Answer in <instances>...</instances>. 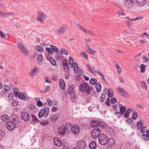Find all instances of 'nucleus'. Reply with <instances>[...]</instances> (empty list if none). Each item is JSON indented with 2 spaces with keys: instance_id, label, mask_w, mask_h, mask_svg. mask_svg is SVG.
<instances>
[{
  "instance_id": "393cba45",
  "label": "nucleus",
  "mask_w": 149,
  "mask_h": 149,
  "mask_svg": "<svg viewBox=\"0 0 149 149\" xmlns=\"http://www.w3.org/2000/svg\"><path fill=\"white\" fill-rule=\"evenodd\" d=\"M1 118L2 121L6 122V120L9 118V117L7 115L3 114L1 116Z\"/></svg>"
},
{
  "instance_id": "473e14b6",
  "label": "nucleus",
  "mask_w": 149,
  "mask_h": 149,
  "mask_svg": "<svg viewBox=\"0 0 149 149\" xmlns=\"http://www.w3.org/2000/svg\"><path fill=\"white\" fill-rule=\"evenodd\" d=\"M86 67L89 69L91 73H94L95 72V70L93 66H90L89 65H87Z\"/></svg>"
},
{
  "instance_id": "4be33fe9",
  "label": "nucleus",
  "mask_w": 149,
  "mask_h": 149,
  "mask_svg": "<svg viewBox=\"0 0 149 149\" xmlns=\"http://www.w3.org/2000/svg\"><path fill=\"white\" fill-rule=\"evenodd\" d=\"M106 132L108 134L111 136L114 135L115 134V131L111 128H108L106 131Z\"/></svg>"
},
{
  "instance_id": "412c9836",
  "label": "nucleus",
  "mask_w": 149,
  "mask_h": 149,
  "mask_svg": "<svg viewBox=\"0 0 149 149\" xmlns=\"http://www.w3.org/2000/svg\"><path fill=\"white\" fill-rule=\"evenodd\" d=\"M136 2L139 6H143L146 3L145 0H136Z\"/></svg>"
},
{
  "instance_id": "1a4fd4ad",
  "label": "nucleus",
  "mask_w": 149,
  "mask_h": 149,
  "mask_svg": "<svg viewBox=\"0 0 149 149\" xmlns=\"http://www.w3.org/2000/svg\"><path fill=\"white\" fill-rule=\"evenodd\" d=\"M6 128L10 131L14 130L15 128V125L14 122L10 121L6 125Z\"/></svg>"
},
{
  "instance_id": "13d9d810",
  "label": "nucleus",
  "mask_w": 149,
  "mask_h": 149,
  "mask_svg": "<svg viewBox=\"0 0 149 149\" xmlns=\"http://www.w3.org/2000/svg\"><path fill=\"white\" fill-rule=\"evenodd\" d=\"M14 96V95L13 93L12 92H10L9 93L8 97L9 98L10 97H11V98L10 97V99H8L10 101V99L12 100L13 99V97Z\"/></svg>"
},
{
  "instance_id": "6ab92c4d",
  "label": "nucleus",
  "mask_w": 149,
  "mask_h": 149,
  "mask_svg": "<svg viewBox=\"0 0 149 149\" xmlns=\"http://www.w3.org/2000/svg\"><path fill=\"white\" fill-rule=\"evenodd\" d=\"M29 110L32 113L36 112L38 111L36 107L32 104H31L29 106Z\"/></svg>"
},
{
  "instance_id": "79ce46f5",
  "label": "nucleus",
  "mask_w": 149,
  "mask_h": 149,
  "mask_svg": "<svg viewBox=\"0 0 149 149\" xmlns=\"http://www.w3.org/2000/svg\"><path fill=\"white\" fill-rule=\"evenodd\" d=\"M39 122L40 124L44 126L46 125L49 123V122L48 120H44L42 121H39Z\"/></svg>"
},
{
  "instance_id": "8fccbe9b",
  "label": "nucleus",
  "mask_w": 149,
  "mask_h": 149,
  "mask_svg": "<svg viewBox=\"0 0 149 149\" xmlns=\"http://www.w3.org/2000/svg\"><path fill=\"white\" fill-rule=\"evenodd\" d=\"M141 85L143 88L145 89L146 90H147V87L145 82L143 81L141 82Z\"/></svg>"
},
{
  "instance_id": "6e6552de",
  "label": "nucleus",
  "mask_w": 149,
  "mask_h": 149,
  "mask_svg": "<svg viewBox=\"0 0 149 149\" xmlns=\"http://www.w3.org/2000/svg\"><path fill=\"white\" fill-rule=\"evenodd\" d=\"M101 132L100 129L98 128H96L94 129L91 132V136L93 138H96L99 137V135Z\"/></svg>"
},
{
  "instance_id": "f8f14e48",
  "label": "nucleus",
  "mask_w": 149,
  "mask_h": 149,
  "mask_svg": "<svg viewBox=\"0 0 149 149\" xmlns=\"http://www.w3.org/2000/svg\"><path fill=\"white\" fill-rule=\"evenodd\" d=\"M101 123L96 120H93L91 122V125L92 127H96L100 126L102 127H104V125H101Z\"/></svg>"
},
{
  "instance_id": "ddd939ff",
  "label": "nucleus",
  "mask_w": 149,
  "mask_h": 149,
  "mask_svg": "<svg viewBox=\"0 0 149 149\" xmlns=\"http://www.w3.org/2000/svg\"><path fill=\"white\" fill-rule=\"evenodd\" d=\"M21 117L23 120L25 121H28L30 118L29 114L26 112H23L21 113Z\"/></svg>"
},
{
  "instance_id": "a18cd8bd",
  "label": "nucleus",
  "mask_w": 149,
  "mask_h": 149,
  "mask_svg": "<svg viewBox=\"0 0 149 149\" xmlns=\"http://www.w3.org/2000/svg\"><path fill=\"white\" fill-rule=\"evenodd\" d=\"M142 137L144 140L146 141H148L149 139V136H148L147 135L145 134H142Z\"/></svg>"
},
{
  "instance_id": "f704fd0d",
  "label": "nucleus",
  "mask_w": 149,
  "mask_h": 149,
  "mask_svg": "<svg viewBox=\"0 0 149 149\" xmlns=\"http://www.w3.org/2000/svg\"><path fill=\"white\" fill-rule=\"evenodd\" d=\"M36 49L38 52H41L43 51V48L42 47L39 45H37L35 47Z\"/></svg>"
},
{
  "instance_id": "a19ab883",
  "label": "nucleus",
  "mask_w": 149,
  "mask_h": 149,
  "mask_svg": "<svg viewBox=\"0 0 149 149\" xmlns=\"http://www.w3.org/2000/svg\"><path fill=\"white\" fill-rule=\"evenodd\" d=\"M50 47L53 49V52L55 53H58V49L57 47L53 45H50Z\"/></svg>"
},
{
  "instance_id": "bb28decb",
  "label": "nucleus",
  "mask_w": 149,
  "mask_h": 149,
  "mask_svg": "<svg viewBox=\"0 0 149 149\" xmlns=\"http://www.w3.org/2000/svg\"><path fill=\"white\" fill-rule=\"evenodd\" d=\"M89 148L91 149H95L96 148V144L95 141H92L90 144Z\"/></svg>"
},
{
  "instance_id": "c85d7f7f",
  "label": "nucleus",
  "mask_w": 149,
  "mask_h": 149,
  "mask_svg": "<svg viewBox=\"0 0 149 149\" xmlns=\"http://www.w3.org/2000/svg\"><path fill=\"white\" fill-rule=\"evenodd\" d=\"M69 63L70 67L71 68H73L74 66L73 65L74 61L72 57L71 56H70L69 58Z\"/></svg>"
},
{
  "instance_id": "49530a36",
  "label": "nucleus",
  "mask_w": 149,
  "mask_h": 149,
  "mask_svg": "<svg viewBox=\"0 0 149 149\" xmlns=\"http://www.w3.org/2000/svg\"><path fill=\"white\" fill-rule=\"evenodd\" d=\"M31 117L32 120L33 121L35 122H38L39 121V120L37 118L36 116H35L33 115H31Z\"/></svg>"
},
{
  "instance_id": "cd10ccee",
  "label": "nucleus",
  "mask_w": 149,
  "mask_h": 149,
  "mask_svg": "<svg viewBox=\"0 0 149 149\" xmlns=\"http://www.w3.org/2000/svg\"><path fill=\"white\" fill-rule=\"evenodd\" d=\"M72 126L71 124L68 123L65 125L64 127L66 129V130L69 131L70 129L71 130H72Z\"/></svg>"
},
{
  "instance_id": "774afa93",
  "label": "nucleus",
  "mask_w": 149,
  "mask_h": 149,
  "mask_svg": "<svg viewBox=\"0 0 149 149\" xmlns=\"http://www.w3.org/2000/svg\"><path fill=\"white\" fill-rule=\"evenodd\" d=\"M37 105L39 107H41L43 105L42 102L40 101H38L37 102Z\"/></svg>"
},
{
  "instance_id": "603ef678",
  "label": "nucleus",
  "mask_w": 149,
  "mask_h": 149,
  "mask_svg": "<svg viewBox=\"0 0 149 149\" xmlns=\"http://www.w3.org/2000/svg\"><path fill=\"white\" fill-rule=\"evenodd\" d=\"M137 115H138V113H137V112H134L132 114V118L134 120H136L137 118Z\"/></svg>"
},
{
  "instance_id": "9b49d317",
  "label": "nucleus",
  "mask_w": 149,
  "mask_h": 149,
  "mask_svg": "<svg viewBox=\"0 0 149 149\" xmlns=\"http://www.w3.org/2000/svg\"><path fill=\"white\" fill-rule=\"evenodd\" d=\"M133 3V0H124V5L128 9H130L132 7Z\"/></svg>"
},
{
  "instance_id": "338daca9",
  "label": "nucleus",
  "mask_w": 149,
  "mask_h": 149,
  "mask_svg": "<svg viewBox=\"0 0 149 149\" xmlns=\"http://www.w3.org/2000/svg\"><path fill=\"white\" fill-rule=\"evenodd\" d=\"M47 101L48 102V105L49 106H50L52 105V101L50 98L47 99Z\"/></svg>"
},
{
  "instance_id": "3c124183",
  "label": "nucleus",
  "mask_w": 149,
  "mask_h": 149,
  "mask_svg": "<svg viewBox=\"0 0 149 149\" xmlns=\"http://www.w3.org/2000/svg\"><path fill=\"white\" fill-rule=\"evenodd\" d=\"M8 92L7 91L4 90L1 91V95L2 97L4 96L7 95Z\"/></svg>"
},
{
  "instance_id": "0e129e2a",
  "label": "nucleus",
  "mask_w": 149,
  "mask_h": 149,
  "mask_svg": "<svg viewBox=\"0 0 149 149\" xmlns=\"http://www.w3.org/2000/svg\"><path fill=\"white\" fill-rule=\"evenodd\" d=\"M86 49L87 52L89 54L90 53L91 51H92V49L90 48V47H89L88 45H86Z\"/></svg>"
},
{
  "instance_id": "b1692460",
  "label": "nucleus",
  "mask_w": 149,
  "mask_h": 149,
  "mask_svg": "<svg viewBox=\"0 0 149 149\" xmlns=\"http://www.w3.org/2000/svg\"><path fill=\"white\" fill-rule=\"evenodd\" d=\"M107 143H108L109 146H113L115 143L114 139L113 138H111L109 139H108V142Z\"/></svg>"
},
{
  "instance_id": "680f3d73",
  "label": "nucleus",
  "mask_w": 149,
  "mask_h": 149,
  "mask_svg": "<svg viewBox=\"0 0 149 149\" xmlns=\"http://www.w3.org/2000/svg\"><path fill=\"white\" fill-rule=\"evenodd\" d=\"M111 103L112 104H115L117 102V100L115 98H112L111 99Z\"/></svg>"
},
{
  "instance_id": "4c0bfd02",
  "label": "nucleus",
  "mask_w": 149,
  "mask_h": 149,
  "mask_svg": "<svg viewBox=\"0 0 149 149\" xmlns=\"http://www.w3.org/2000/svg\"><path fill=\"white\" fill-rule=\"evenodd\" d=\"M18 95L19 96V98L20 99L24 100L26 99V97H25V96L23 93L22 92L19 93V94Z\"/></svg>"
},
{
  "instance_id": "58836bf2",
  "label": "nucleus",
  "mask_w": 149,
  "mask_h": 149,
  "mask_svg": "<svg viewBox=\"0 0 149 149\" xmlns=\"http://www.w3.org/2000/svg\"><path fill=\"white\" fill-rule=\"evenodd\" d=\"M18 47L20 51L25 47L24 46L22 43L20 42L18 43Z\"/></svg>"
},
{
  "instance_id": "72a5a7b5",
  "label": "nucleus",
  "mask_w": 149,
  "mask_h": 149,
  "mask_svg": "<svg viewBox=\"0 0 149 149\" xmlns=\"http://www.w3.org/2000/svg\"><path fill=\"white\" fill-rule=\"evenodd\" d=\"M49 61H50L51 64L52 65L54 66H55L56 65V62L54 59L53 58L50 57Z\"/></svg>"
},
{
  "instance_id": "0eeeda50",
  "label": "nucleus",
  "mask_w": 149,
  "mask_h": 149,
  "mask_svg": "<svg viewBox=\"0 0 149 149\" xmlns=\"http://www.w3.org/2000/svg\"><path fill=\"white\" fill-rule=\"evenodd\" d=\"M136 126L138 129L140 130L141 132V133H143L145 132L147 129V127H143V123L141 121H139L137 122Z\"/></svg>"
},
{
  "instance_id": "7ed1b4c3",
  "label": "nucleus",
  "mask_w": 149,
  "mask_h": 149,
  "mask_svg": "<svg viewBox=\"0 0 149 149\" xmlns=\"http://www.w3.org/2000/svg\"><path fill=\"white\" fill-rule=\"evenodd\" d=\"M79 88L82 93L86 91L87 94H89L90 93L89 86L86 83L81 84Z\"/></svg>"
},
{
  "instance_id": "69168bd1",
  "label": "nucleus",
  "mask_w": 149,
  "mask_h": 149,
  "mask_svg": "<svg viewBox=\"0 0 149 149\" xmlns=\"http://www.w3.org/2000/svg\"><path fill=\"white\" fill-rule=\"evenodd\" d=\"M80 55H82L84 56V57L86 58V59H88V54H86L85 52H81L80 54Z\"/></svg>"
},
{
  "instance_id": "de8ad7c7",
  "label": "nucleus",
  "mask_w": 149,
  "mask_h": 149,
  "mask_svg": "<svg viewBox=\"0 0 149 149\" xmlns=\"http://www.w3.org/2000/svg\"><path fill=\"white\" fill-rule=\"evenodd\" d=\"M108 96L109 97H111L113 96V92L111 89H109L108 90Z\"/></svg>"
},
{
  "instance_id": "f03ea898",
  "label": "nucleus",
  "mask_w": 149,
  "mask_h": 149,
  "mask_svg": "<svg viewBox=\"0 0 149 149\" xmlns=\"http://www.w3.org/2000/svg\"><path fill=\"white\" fill-rule=\"evenodd\" d=\"M76 26L81 31H83L85 33L90 35L91 36H96L95 34L92 31L86 29L84 26H82L80 24H78L76 25Z\"/></svg>"
},
{
  "instance_id": "a211bd4d",
  "label": "nucleus",
  "mask_w": 149,
  "mask_h": 149,
  "mask_svg": "<svg viewBox=\"0 0 149 149\" xmlns=\"http://www.w3.org/2000/svg\"><path fill=\"white\" fill-rule=\"evenodd\" d=\"M38 68L36 67H34L29 72L30 76L33 77L34 76L37 71Z\"/></svg>"
},
{
  "instance_id": "c756f323",
  "label": "nucleus",
  "mask_w": 149,
  "mask_h": 149,
  "mask_svg": "<svg viewBox=\"0 0 149 149\" xmlns=\"http://www.w3.org/2000/svg\"><path fill=\"white\" fill-rule=\"evenodd\" d=\"M21 51L26 56H28L29 55V51L26 47L22 50V49Z\"/></svg>"
},
{
  "instance_id": "e2e57ef3",
  "label": "nucleus",
  "mask_w": 149,
  "mask_h": 149,
  "mask_svg": "<svg viewBox=\"0 0 149 149\" xmlns=\"http://www.w3.org/2000/svg\"><path fill=\"white\" fill-rule=\"evenodd\" d=\"M46 50L50 54H52L53 52V51L50 48L47 47Z\"/></svg>"
},
{
  "instance_id": "7c9ffc66",
  "label": "nucleus",
  "mask_w": 149,
  "mask_h": 149,
  "mask_svg": "<svg viewBox=\"0 0 149 149\" xmlns=\"http://www.w3.org/2000/svg\"><path fill=\"white\" fill-rule=\"evenodd\" d=\"M66 131V129L64 128L63 127L59 129L58 132L59 134H61L62 135H63L64 134Z\"/></svg>"
},
{
  "instance_id": "c9c22d12",
  "label": "nucleus",
  "mask_w": 149,
  "mask_h": 149,
  "mask_svg": "<svg viewBox=\"0 0 149 149\" xmlns=\"http://www.w3.org/2000/svg\"><path fill=\"white\" fill-rule=\"evenodd\" d=\"M115 66L117 69L118 73V74H120L121 73V69L119 64L117 63H116L115 64Z\"/></svg>"
},
{
  "instance_id": "4468645a",
  "label": "nucleus",
  "mask_w": 149,
  "mask_h": 149,
  "mask_svg": "<svg viewBox=\"0 0 149 149\" xmlns=\"http://www.w3.org/2000/svg\"><path fill=\"white\" fill-rule=\"evenodd\" d=\"M116 89L118 91H120V93H119L120 94L125 97H128V95L127 92L122 88L118 86L117 87Z\"/></svg>"
},
{
  "instance_id": "a878e982",
  "label": "nucleus",
  "mask_w": 149,
  "mask_h": 149,
  "mask_svg": "<svg viewBox=\"0 0 149 149\" xmlns=\"http://www.w3.org/2000/svg\"><path fill=\"white\" fill-rule=\"evenodd\" d=\"M74 87L73 85H70L68 89V91L69 93L70 94H72L74 91Z\"/></svg>"
},
{
  "instance_id": "09e8293b",
  "label": "nucleus",
  "mask_w": 149,
  "mask_h": 149,
  "mask_svg": "<svg viewBox=\"0 0 149 149\" xmlns=\"http://www.w3.org/2000/svg\"><path fill=\"white\" fill-rule=\"evenodd\" d=\"M3 90L8 92L10 90V87L8 85H5L3 86Z\"/></svg>"
},
{
  "instance_id": "f257e3e1",
  "label": "nucleus",
  "mask_w": 149,
  "mask_h": 149,
  "mask_svg": "<svg viewBox=\"0 0 149 149\" xmlns=\"http://www.w3.org/2000/svg\"><path fill=\"white\" fill-rule=\"evenodd\" d=\"M99 143L101 145L104 146L108 142V137L106 135L103 134H101L98 138Z\"/></svg>"
},
{
  "instance_id": "39448f33",
  "label": "nucleus",
  "mask_w": 149,
  "mask_h": 149,
  "mask_svg": "<svg viewBox=\"0 0 149 149\" xmlns=\"http://www.w3.org/2000/svg\"><path fill=\"white\" fill-rule=\"evenodd\" d=\"M68 28L67 25H63L59 29L56 30L55 33L57 35L63 34L67 31Z\"/></svg>"
},
{
  "instance_id": "6e6d98bb",
  "label": "nucleus",
  "mask_w": 149,
  "mask_h": 149,
  "mask_svg": "<svg viewBox=\"0 0 149 149\" xmlns=\"http://www.w3.org/2000/svg\"><path fill=\"white\" fill-rule=\"evenodd\" d=\"M105 99V95L102 94L100 97V101L101 102H103Z\"/></svg>"
},
{
  "instance_id": "bf43d9fd",
  "label": "nucleus",
  "mask_w": 149,
  "mask_h": 149,
  "mask_svg": "<svg viewBox=\"0 0 149 149\" xmlns=\"http://www.w3.org/2000/svg\"><path fill=\"white\" fill-rule=\"evenodd\" d=\"M61 52L64 54L67 55L68 54V51L64 48H61Z\"/></svg>"
},
{
  "instance_id": "864d4df0",
  "label": "nucleus",
  "mask_w": 149,
  "mask_h": 149,
  "mask_svg": "<svg viewBox=\"0 0 149 149\" xmlns=\"http://www.w3.org/2000/svg\"><path fill=\"white\" fill-rule=\"evenodd\" d=\"M114 115L117 116L118 118H119L121 116V113L118 111H116L114 113Z\"/></svg>"
},
{
  "instance_id": "c03bdc74",
  "label": "nucleus",
  "mask_w": 149,
  "mask_h": 149,
  "mask_svg": "<svg viewBox=\"0 0 149 149\" xmlns=\"http://www.w3.org/2000/svg\"><path fill=\"white\" fill-rule=\"evenodd\" d=\"M140 68L141 69L140 71L141 73H143L144 72L146 68V66L142 64L140 66Z\"/></svg>"
},
{
  "instance_id": "4d7b16f0",
  "label": "nucleus",
  "mask_w": 149,
  "mask_h": 149,
  "mask_svg": "<svg viewBox=\"0 0 149 149\" xmlns=\"http://www.w3.org/2000/svg\"><path fill=\"white\" fill-rule=\"evenodd\" d=\"M73 65H74V66L73 67H74V70H75L76 71L75 72L77 73V72H76L77 71V70H78V65L77 64V63L75 62H74Z\"/></svg>"
},
{
  "instance_id": "f3484780",
  "label": "nucleus",
  "mask_w": 149,
  "mask_h": 149,
  "mask_svg": "<svg viewBox=\"0 0 149 149\" xmlns=\"http://www.w3.org/2000/svg\"><path fill=\"white\" fill-rule=\"evenodd\" d=\"M59 84L60 87L61 89L63 90H65V85L64 80H60L59 81Z\"/></svg>"
},
{
  "instance_id": "423d86ee",
  "label": "nucleus",
  "mask_w": 149,
  "mask_h": 149,
  "mask_svg": "<svg viewBox=\"0 0 149 149\" xmlns=\"http://www.w3.org/2000/svg\"><path fill=\"white\" fill-rule=\"evenodd\" d=\"M38 15L37 17V20L41 23H43L44 20L47 17V15L45 13L40 11L38 12Z\"/></svg>"
},
{
  "instance_id": "052dcab7",
  "label": "nucleus",
  "mask_w": 149,
  "mask_h": 149,
  "mask_svg": "<svg viewBox=\"0 0 149 149\" xmlns=\"http://www.w3.org/2000/svg\"><path fill=\"white\" fill-rule=\"evenodd\" d=\"M14 93L15 94V97H17L18 95V90L17 88H15L14 89Z\"/></svg>"
},
{
  "instance_id": "5701e85b",
  "label": "nucleus",
  "mask_w": 149,
  "mask_h": 149,
  "mask_svg": "<svg viewBox=\"0 0 149 149\" xmlns=\"http://www.w3.org/2000/svg\"><path fill=\"white\" fill-rule=\"evenodd\" d=\"M43 57L41 54H39L37 59L38 63L39 65H41L43 62Z\"/></svg>"
},
{
  "instance_id": "ea45409f",
  "label": "nucleus",
  "mask_w": 149,
  "mask_h": 149,
  "mask_svg": "<svg viewBox=\"0 0 149 149\" xmlns=\"http://www.w3.org/2000/svg\"><path fill=\"white\" fill-rule=\"evenodd\" d=\"M125 114L124 115V117L125 118H127L129 117V115L130 112V109H128L126 111Z\"/></svg>"
},
{
  "instance_id": "aec40b11",
  "label": "nucleus",
  "mask_w": 149,
  "mask_h": 149,
  "mask_svg": "<svg viewBox=\"0 0 149 149\" xmlns=\"http://www.w3.org/2000/svg\"><path fill=\"white\" fill-rule=\"evenodd\" d=\"M96 91L97 92H100L102 89V86L100 83L97 82L96 83L95 85Z\"/></svg>"
},
{
  "instance_id": "2eb2a0df",
  "label": "nucleus",
  "mask_w": 149,
  "mask_h": 149,
  "mask_svg": "<svg viewBox=\"0 0 149 149\" xmlns=\"http://www.w3.org/2000/svg\"><path fill=\"white\" fill-rule=\"evenodd\" d=\"M86 146L85 141H80L77 143V147L79 149H83Z\"/></svg>"
},
{
  "instance_id": "20e7f679",
  "label": "nucleus",
  "mask_w": 149,
  "mask_h": 149,
  "mask_svg": "<svg viewBox=\"0 0 149 149\" xmlns=\"http://www.w3.org/2000/svg\"><path fill=\"white\" fill-rule=\"evenodd\" d=\"M49 112V109L48 107H46L45 109H42L38 113V117L39 118H41L44 116L45 118H47Z\"/></svg>"
},
{
  "instance_id": "37998d69",
  "label": "nucleus",
  "mask_w": 149,
  "mask_h": 149,
  "mask_svg": "<svg viewBox=\"0 0 149 149\" xmlns=\"http://www.w3.org/2000/svg\"><path fill=\"white\" fill-rule=\"evenodd\" d=\"M97 80L95 78L91 79L90 81V83L92 85H94L96 83Z\"/></svg>"
},
{
  "instance_id": "2f4dec72",
  "label": "nucleus",
  "mask_w": 149,
  "mask_h": 149,
  "mask_svg": "<svg viewBox=\"0 0 149 149\" xmlns=\"http://www.w3.org/2000/svg\"><path fill=\"white\" fill-rule=\"evenodd\" d=\"M126 111V108L124 106H123L120 107V111L122 115L124 114V112Z\"/></svg>"
},
{
  "instance_id": "5fc2aeb1",
  "label": "nucleus",
  "mask_w": 149,
  "mask_h": 149,
  "mask_svg": "<svg viewBox=\"0 0 149 149\" xmlns=\"http://www.w3.org/2000/svg\"><path fill=\"white\" fill-rule=\"evenodd\" d=\"M118 16L120 17L121 15L124 16L125 15V13H123V11L122 9L119 10V12L118 13Z\"/></svg>"
},
{
  "instance_id": "dca6fc26",
  "label": "nucleus",
  "mask_w": 149,
  "mask_h": 149,
  "mask_svg": "<svg viewBox=\"0 0 149 149\" xmlns=\"http://www.w3.org/2000/svg\"><path fill=\"white\" fill-rule=\"evenodd\" d=\"M53 141L54 144L58 146H60L62 145L61 141L58 137H55L53 139Z\"/></svg>"
},
{
  "instance_id": "e433bc0d",
  "label": "nucleus",
  "mask_w": 149,
  "mask_h": 149,
  "mask_svg": "<svg viewBox=\"0 0 149 149\" xmlns=\"http://www.w3.org/2000/svg\"><path fill=\"white\" fill-rule=\"evenodd\" d=\"M58 116L57 114H54L51 117V120L52 121H54L58 118Z\"/></svg>"
},
{
  "instance_id": "9d476101",
  "label": "nucleus",
  "mask_w": 149,
  "mask_h": 149,
  "mask_svg": "<svg viewBox=\"0 0 149 149\" xmlns=\"http://www.w3.org/2000/svg\"><path fill=\"white\" fill-rule=\"evenodd\" d=\"M71 130L73 134L77 135L80 132V127L77 125H73L72 126Z\"/></svg>"
}]
</instances>
